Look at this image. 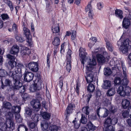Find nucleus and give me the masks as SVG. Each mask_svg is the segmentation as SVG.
Instances as JSON below:
<instances>
[{"mask_svg": "<svg viewBox=\"0 0 131 131\" xmlns=\"http://www.w3.org/2000/svg\"><path fill=\"white\" fill-rule=\"evenodd\" d=\"M9 76L12 77L13 80V84L10 87L11 89L14 91L19 89L20 92H24L25 91L24 87L22 86V83L19 81L22 77L21 69L17 68L15 72H10Z\"/></svg>", "mask_w": 131, "mask_h": 131, "instance_id": "1", "label": "nucleus"}, {"mask_svg": "<svg viewBox=\"0 0 131 131\" xmlns=\"http://www.w3.org/2000/svg\"><path fill=\"white\" fill-rule=\"evenodd\" d=\"M121 66L123 71L122 77L124 78L122 80L119 77H116L114 80V83L117 85H122L123 86H127L128 82L127 79V70L125 65L123 63H121Z\"/></svg>", "mask_w": 131, "mask_h": 131, "instance_id": "2", "label": "nucleus"}, {"mask_svg": "<svg viewBox=\"0 0 131 131\" xmlns=\"http://www.w3.org/2000/svg\"><path fill=\"white\" fill-rule=\"evenodd\" d=\"M98 51H92V52L93 54L92 59H90L89 57H86L85 60H84V64L86 63L87 64L86 66V69L89 70V69L93 70L94 66L96 64V61L95 58L93 56H94L97 53Z\"/></svg>", "mask_w": 131, "mask_h": 131, "instance_id": "3", "label": "nucleus"}, {"mask_svg": "<svg viewBox=\"0 0 131 131\" xmlns=\"http://www.w3.org/2000/svg\"><path fill=\"white\" fill-rule=\"evenodd\" d=\"M117 91L118 94L121 96L124 97L128 96L131 91V88L127 86H119L117 89Z\"/></svg>", "mask_w": 131, "mask_h": 131, "instance_id": "4", "label": "nucleus"}, {"mask_svg": "<svg viewBox=\"0 0 131 131\" xmlns=\"http://www.w3.org/2000/svg\"><path fill=\"white\" fill-rule=\"evenodd\" d=\"M13 114L10 112H9L6 115V123L7 128H10L13 127L14 125V123L13 119Z\"/></svg>", "mask_w": 131, "mask_h": 131, "instance_id": "5", "label": "nucleus"}, {"mask_svg": "<svg viewBox=\"0 0 131 131\" xmlns=\"http://www.w3.org/2000/svg\"><path fill=\"white\" fill-rule=\"evenodd\" d=\"M72 53L71 50L70 49H69L66 56L67 65L66 68L67 71L69 72H70L71 67L72 59L71 55Z\"/></svg>", "mask_w": 131, "mask_h": 131, "instance_id": "6", "label": "nucleus"}, {"mask_svg": "<svg viewBox=\"0 0 131 131\" xmlns=\"http://www.w3.org/2000/svg\"><path fill=\"white\" fill-rule=\"evenodd\" d=\"M93 70L89 69V70L86 69V75L85 76L86 82L88 83L92 82L93 80L94 73L93 71Z\"/></svg>", "mask_w": 131, "mask_h": 131, "instance_id": "7", "label": "nucleus"}, {"mask_svg": "<svg viewBox=\"0 0 131 131\" xmlns=\"http://www.w3.org/2000/svg\"><path fill=\"white\" fill-rule=\"evenodd\" d=\"M24 34L25 35L26 38V41L31 45H32L31 36L29 30L25 27L23 29Z\"/></svg>", "mask_w": 131, "mask_h": 131, "instance_id": "8", "label": "nucleus"}, {"mask_svg": "<svg viewBox=\"0 0 131 131\" xmlns=\"http://www.w3.org/2000/svg\"><path fill=\"white\" fill-rule=\"evenodd\" d=\"M28 66L29 69L32 71L36 72L38 70V64L37 62H30L28 64Z\"/></svg>", "mask_w": 131, "mask_h": 131, "instance_id": "9", "label": "nucleus"}, {"mask_svg": "<svg viewBox=\"0 0 131 131\" xmlns=\"http://www.w3.org/2000/svg\"><path fill=\"white\" fill-rule=\"evenodd\" d=\"M33 74L30 72H26L24 73V79L25 81L29 82L31 81L34 78Z\"/></svg>", "mask_w": 131, "mask_h": 131, "instance_id": "10", "label": "nucleus"}, {"mask_svg": "<svg viewBox=\"0 0 131 131\" xmlns=\"http://www.w3.org/2000/svg\"><path fill=\"white\" fill-rule=\"evenodd\" d=\"M80 52L79 53V56L81 58V63L84 65V60L86 58V55L87 54L85 50L82 48H80L79 49Z\"/></svg>", "mask_w": 131, "mask_h": 131, "instance_id": "11", "label": "nucleus"}, {"mask_svg": "<svg viewBox=\"0 0 131 131\" xmlns=\"http://www.w3.org/2000/svg\"><path fill=\"white\" fill-rule=\"evenodd\" d=\"M30 104L36 111H38L40 109V104L39 100H33L31 102Z\"/></svg>", "mask_w": 131, "mask_h": 131, "instance_id": "12", "label": "nucleus"}, {"mask_svg": "<svg viewBox=\"0 0 131 131\" xmlns=\"http://www.w3.org/2000/svg\"><path fill=\"white\" fill-rule=\"evenodd\" d=\"M75 106L74 104L71 103L69 104L67 107L66 110L65 112L66 117L69 116V114L71 113L73 110V108H75Z\"/></svg>", "mask_w": 131, "mask_h": 131, "instance_id": "13", "label": "nucleus"}, {"mask_svg": "<svg viewBox=\"0 0 131 131\" xmlns=\"http://www.w3.org/2000/svg\"><path fill=\"white\" fill-rule=\"evenodd\" d=\"M130 42V41L128 39H125L122 41L120 39L117 41V44L118 47L121 45L128 47Z\"/></svg>", "mask_w": 131, "mask_h": 131, "instance_id": "14", "label": "nucleus"}, {"mask_svg": "<svg viewBox=\"0 0 131 131\" xmlns=\"http://www.w3.org/2000/svg\"><path fill=\"white\" fill-rule=\"evenodd\" d=\"M130 42V41L128 39H125L122 41L120 39L117 41V44L118 47L121 45L128 47Z\"/></svg>", "mask_w": 131, "mask_h": 131, "instance_id": "15", "label": "nucleus"}, {"mask_svg": "<svg viewBox=\"0 0 131 131\" xmlns=\"http://www.w3.org/2000/svg\"><path fill=\"white\" fill-rule=\"evenodd\" d=\"M36 91L39 90L41 88V82L40 79H37L35 81L34 83Z\"/></svg>", "mask_w": 131, "mask_h": 131, "instance_id": "16", "label": "nucleus"}, {"mask_svg": "<svg viewBox=\"0 0 131 131\" xmlns=\"http://www.w3.org/2000/svg\"><path fill=\"white\" fill-rule=\"evenodd\" d=\"M130 21L127 18H124L123 20L122 23V25L123 27L125 29H128L130 26Z\"/></svg>", "mask_w": 131, "mask_h": 131, "instance_id": "17", "label": "nucleus"}, {"mask_svg": "<svg viewBox=\"0 0 131 131\" xmlns=\"http://www.w3.org/2000/svg\"><path fill=\"white\" fill-rule=\"evenodd\" d=\"M105 41L106 42V47L107 49L111 52L113 51L114 47L112 43L107 39H105Z\"/></svg>", "mask_w": 131, "mask_h": 131, "instance_id": "18", "label": "nucleus"}, {"mask_svg": "<svg viewBox=\"0 0 131 131\" xmlns=\"http://www.w3.org/2000/svg\"><path fill=\"white\" fill-rule=\"evenodd\" d=\"M19 51V46L16 45H14L12 47L10 50V53L12 54H17Z\"/></svg>", "mask_w": 131, "mask_h": 131, "instance_id": "19", "label": "nucleus"}, {"mask_svg": "<svg viewBox=\"0 0 131 131\" xmlns=\"http://www.w3.org/2000/svg\"><path fill=\"white\" fill-rule=\"evenodd\" d=\"M30 52V49L26 47H23L21 49V53L22 55H28Z\"/></svg>", "mask_w": 131, "mask_h": 131, "instance_id": "20", "label": "nucleus"}, {"mask_svg": "<svg viewBox=\"0 0 131 131\" xmlns=\"http://www.w3.org/2000/svg\"><path fill=\"white\" fill-rule=\"evenodd\" d=\"M41 126L42 130H49V124L47 122L43 121L41 123Z\"/></svg>", "mask_w": 131, "mask_h": 131, "instance_id": "21", "label": "nucleus"}, {"mask_svg": "<svg viewBox=\"0 0 131 131\" xmlns=\"http://www.w3.org/2000/svg\"><path fill=\"white\" fill-rule=\"evenodd\" d=\"M21 108L19 106H13L11 108V112L13 113H18L20 111Z\"/></svg>", "mask_w": 131, "mask_h": 131, "instance_id": "22", "label": "nucleus"}, {"mask_svg": "<svg viewBox=\"0 0 131 131\" xmlns=\"http://www.w3.org/2000/svg\"><path fill=\"white\" fill-rule=\"evenodd\" d=\"M8 64L9 66L11 68V69H12L13 68H14V67H15V71L14 72L13 71H10L9 72H8V74L9 75V73L10 72H15V70H16V69L17 68H20L21 69V68H18V67H16V62L14 61H11L10 60L8 62Z\"/></svg>", "mask_w": 131, "mask_h": 131, "instance_id": "23", "label": "nucleus"}, {"mask_svg": "<svg viewBox=\"0 0 131 131\" xmlns=\"http://www.w3.org/2000/svg\"><path fill=\"white\" fill-rule=\"evenodd\" d=\"M123 13L122 10L119 9L115 10V15L117 17L122 19L123 18Z\"/></svg>", "mask_w": 131, "mask_h": 131, "instance_id": "24", "label": "nucleus"}, {"mask_svg": "<svg viewBox=\"0 0 131 131\" xmlns=\"http://www.w3.org/2000/svg\"><path fill=\"white\" fill-rule=\"evenodd\" d=\"M53 28L52 29V30L53 33L57 34V36H59L60 35L59 33L60 29L58 24L56 25L55 26H54L53 27Z\"/></svg>", "mask_w": 131, "mask_h": 131, "instance_id": "25", "label": "nucleus"}, {"mask_svg": "<svg viewBox=\"0 0 131 131\" xmlns=\"http://www.w3.org/2000/svg\"><path fill=\"white\" fill-rule=\"evenodd\" d=\"M12 107V104L10 103L7 101L3 102V108L9 110Z\"/></svg>", "mask_w": 131, "mask_h": 131, "instance_id": "26", "label": "nucleus"}, {"mask_svg": "<svg viewBox=\"0 0 131 131\" xmlns=\"http://www.w3.org/2000/svg\"><path fill=\"white\" fill-rule=\"evenodd\" d=\"M25 116L28 117H30L31 115L32 110L30 108L26 107L25 109Z\"/></svg>", "mask_w": 131, "mask_h": 131, "instance_id": "27", "label": "nucleus"}, {"mask_svg": "<svg viewBox=\"0 0 131 131\" xmlns=\"http://www.w3.org/2000/svg\"><path fill=\"white\" fill-rule=\"evenodd\" d=\"M111 83L110 81L107 80L104 81V84L103 88L104 89H107L111 87Z\"/></svg>", "mask_w": 131, "mask_h": 131, "instance_id": "28", "label": "nucleus"}, {"mask_svg": "<svg viewBox=\"0 0 131 131\" xmlns=\"http://www.w3.org/2000/svg\"><path fill=\"white\" fill-rule=\"evenodd\" d=\"M98 61L100 63H103L105 61V58L101 54H98L96 55Z\"/></svg>", "mask_w": 131, "mask_h": 131, "instance_id": "29", "label": "nucleus"}, {"mask_svg": "<svg viewBox=\"0 0 131 131\" xmlns=\"http://www.w3.org/2000/svg\"><path fill=\"white\" fill-rule=\"evenodd\" d=\"M60 40L59 38L57 37H55L54 38L53 40L52 41V43L53 44L56 46H58L60 44Z\"/></svg>", "mask_w": 131, "mask_h": 131, "instance_id": "30", "label": "nucleus"}, {"mask_svg": "<svg viewBox=\"0 0 131 131\" xmlns=\"http://www.w3.org/2000/svg\"><path fill=\"white\" fill-rule=\"evenodd\" d=\"M1 83H2V89H4V88L6 86H9L10 85V84L11 83V81L10 80L8 79H6L5 82L4 83V84H3V83L2 80V78H1Z\"/></svg>", "mask_w": 131, "mask_h": 131, "instance_id": "31", "label": "nucleus"}, {"mask_svg": "<svg viewBox=\"0 0 131 131\" xmlns=\"http://www.w3.org/2000/svg\"><path fill=\"white\" fill-rule=\"evenodd\" d=\"M41 115L44 119L47 120L49 119L51 116L50 114L46 112H43L42 113Z\"/></svg>", "mask_w": 131, "mask_h": 131, "instance_id": "32", "label": "nucleus"}, {"mask_svg": "<svg viewBox=\"0 0 131 131\" xmlns=\"http://www.w3.org/2000/svg\"><path fill=\"white\" fill-rule=\"evenodd\" d=\"M130 102L129 101L126 99L123 100L122 102L123 107L124 109H126L129 106Z\"/></svg>", "mask_w": 131, "mask_h": 131, "instance_id": "33", "label": "nucleus"}, {"mask_svg": "<svg viewBox=\"0 0 131 131\" xmlns=\"http://www.w3.org/2000/svg\"><path fill=\"white\" fill-rule=\"evenodd\" d=\"M119 47L120 50L123 53H127L128 50V47L121 45Z\"/></svg>", "mask_w": 131, "mask_h": 131, "instance_id": "34", "label": "nucleus"}, {"mask_svg": "<svg viewBox=\"0 0 131 131\" xmlns=\"http://www.w3.org/2000/svg\"><path fill=\"white\" fill-rule=\"evenodd\" d=\"M115 92V91L114 89L111 88L108 90L106 94L107 96H111L113 95Z\"/></svg>", "mask_w": 131, "mask_h": 131, "instance_id": "35", "label": "nucleus"}, {"mask_svg": "<svg viewBox=\"0 0 131 131\" xmlns=\"http://www.w3.org/2000/svg\"><path fill=\"white\" fill-rule=\"evenodd\" d=\"M86 126L89 130H91L94 131L95 129L96 128V127L90 121L88 122Z\"/></svg>", "mask_w": 131, "mask_h": 131, "instance_id": "36", "label": "nucleus"}, {"mask_svg": "<svg viewBox=\"0 0 131 131\" xmlns=\"http://www.w3.org/2000/svg\"><path fill=\"white\" fill-rule=\"evenodd\" d=\"M37 123L36 122H32L30 123L29 127L31 131H34L37 128Z\"/></svg>", "mask_w": 131, "mask_h": 131, "instance_id": "37", "label": "nucleus"}, {"mask_svg": "<svg viewBox=\"0 0 131 131\" xmlns=\"http://www.w3.org/2000/svg\"><path fill=\"white\" fill-rule=\"evenodd\" d=\"M81 118L80 120V123H82L84 124H86L87 122V119L85 117V115L83 114H81Z\"/></svg>", "mask_w": 131, "mask_h": 131, "instance_id": "38", "label": "nucleus"}, {"mask_svg": "<svg viewBox=\"0 0 131 131\" xmlns=\"http://www.w3.org/2000/svg\"><path fill=\"white\" fill-rule=\"evenodd\" d=\"M95 89L94 85L92 84H89L87 87V90L90 92H92Z\"/></svg>", "mask_w": 131, "mask_h": 131, "instance_id": "39", "label": "nucleus"}, {"mask_svg": "<svg viewBox=\"0 0 131 131\" xmlns=\"http://www.w3.org/2000/svg\"><path fill=\"white\" fill-rule=\"evenodd\" d=\"M28 128L25 126L23 125H20L18 128V131H27Z\"/></svg>", "mask_w": 131, "mask_h": 131, "instance_id": "40", "label": "nucleus"}, {"mask_svg": "<svg viewBox=\"0 0 131 131\" xmlns=\"http://www.w3.org/2000/svg\"><path fill=\"white\" fill-rule=\"evenodd\" d=\"M109 111L112 114H114L117 112V108L114 106H111L109 109Z\"/></svg>", "mask_w": 131, "mask_h": 131, "instance_id": "41", "label": "nucleus"}, {"mask_svg": "<svg viewBox=\"0 0 131 131\" xmlns=\"http://www.w3.org/2000/svg\"><path fill=\"white\" fill-rule=\"evenodd\" d=\"M104 74L106 76L110 75L112 73L111 70L109 68H105L104 71Z\"/></svg>", "mask_w": 131, "mask_h": 131, "instance_id": "42", "label": "nucleus"}, {"mask_svg": "<svg viewBox=\"0 0 131 131\" xmlns=\"http://www.w3.org/2000/svg\"><path fill=\"white\" fill-rule=\"evenodd\" d=\"M111 120L110 117H108L106 119L104 123V126L107 127L109 125H111Z\"/></svg>", "mask_w": 131, "mask_h": 131, "instance_id": "43", "label": "nucleus"}, {"mask_svg": "<svg viewBox=\"0 0 131 131\" xmlns=\"http://www.w3.org/2000/svg\"><path fill=\"white\" fill-rule=\"evenodd\" d=\"M0 129L2 130H6L7 129L5 123L3 122L0 123Z\"/></svg>", "mask_w": 131, "mask_h": 131, "instance_id": "44", "label": "nucleus"}, {"mask_svg": "<svg viewBox=\"0 0 131 131\" xmlns=\"http://www.w3.org/2000/svg\"><path fill=\"white\" fill-rule=\"evenodd\" d=\"M8 74L7 72L3 69H0V77H5Z\"/></svg>", "mask_w": 131, "mask_h": 131, "instance_id": "45", "label": "nucleus"}, {"mask_svg": "<svg viewBox=\"0 0 131 131\" xmlns=\"http://www.w3.org/2000/svg\"><path fill=\"white\" fill-rule=\"evenodd\" d=\"M89 109V107L87 106H86L82 108V111L83 112L85 113L86 115L89 114V113L88 110V109Z\"/></svg>", "mask_w": 131, "mask_h": 131, "instance_id": "46", "label": "nucleus"}, {"mask_svg": "<svg viewBox=\"0 0 131 131\" xmlns=\"http://www.w3.org/2000/svg\"><path fill=\"white\" fill-rule=\"evenodd\" d=\"M85 10L86 12H88V13L92 11V8L90 4H88L85 9Z\"/></svg>", "mask_w": 131, "mask_h": 131, "instance_id": "47", "label": "nucleus"}, {"mask_svg": "<svg viewBox=\"0 0 131 131\" xmlns=\"http://www.w3.org/2000/svg\"><path fill=\"white\" fill-rule=\"evenodd\" d=\"M76 118H75V120L73 121L72 123L74 124V127L76 129H77L79 127L80 123H78L77 121L76 120Z\"/></svg>", "mask_w": 131, "mask_h": 131, "instance_id": "48", "label": "nucleus"}, {"mask_svg": "<svg viewBox=\"0 0 131 131\" xmlns=\"http://www.w3.org/2000/svg\"><path fill=\"white\" fill-rule=\"evenodd\" d=\"M2 19L3 20H8L9 17L7 14H3L1 15Z\"/></svg>", "mask_w": 131, "mask_h": 131, "instance_id": "49", "label": "nucleus"}, {"mask_svg": "<svg viewBox=\"0 0 131 131\" xmlns=\"http://www.w3.org/2000/svg\"><path fill=\"white\" fill-rule=\"evenodd\" d=\"M111 124L113 125H115L117 122L118 119L117 117H114L111 118Z\"/></svg>", "mask_w": 131, "mask_h": 131, "instance_id": "50", "label": "nucleus"}, {"mask_svg": "<svg viewBox=\"0 0 131 131\" xmlns=\"http://www.w3.org/2000/svg\"><path fill=\"white\" fill-rule=\"evenodd\" d=\"M104 127L105 128V131H114L113 126L112 125H109Z\"/></svg>", "mask_w": 131, "mask_h": 131, "instance_id": "51", "label": "nucleus"}, {"mask_svg": "<svg viewBox=\"0 0 131 131\" xmlns=\"http://www.w3.org/2000/svg\"><path fill=\"white\" fill-rule=\"evenodd\" d=\"M6 4L9 7L11 11H13L14 9V7L12 2L10 1H7Z\"/></svg>", "mask_w": 131, "mask_h": 131, "instance_id": "52", "label": "nucleus"}, {"mask_svg": "<svg viewBox=\"0 0 131 131\" xmlns=\"http://www.w3.org/2000/svg\"><path fill=\"white\" fill-rule=\"evenodd\" d=\"M58 129V127L56 125H51L49 127V130H50L51 131H57Z\"/></svg>", "mask_w": 131, "mask_h": 131, "instance_id": "53", "label": "nucleus"}, {"mask_svg": "<svg viewBox=\"0 0 131 131\" xmlns=\"http://www.w3.org/2000/svg\"><path fill=\"white\" fill-rule=\"evenodd\" d=\"M15 38L17 41L20 42H22L24 40V39L19 35L16 36Z\"/></svg>", "mask_w": 131, "mask_h": 131, "instance_id": "54", "label": "nucleus"}, {"mask_svg": "<svg viewBox=\"0 0 131 131\" xmlns=\"http://www.w3.org/2000/svg\"><path fill=\"white\" fill-rule=\"evenodd\" d=\"M22 96L23 99L24 101L28 100L29 98V95L26 93L22 94Z\"/></svg>", "mask_w": 131, "mask_h": 131, "instance_id": "55", "label": "nucleus"}, {"mask_svg": "<svg viewBox=\"0 0 131 131\" xmlns=\"http://www.w3.org/2000/svg\"><path fill=\"white\" fill-rule=\"evenodd\" d=\"M15 117L17 122H19L21 121V118L20 116V114L18 113H17V114L15 115Z\"/></svg>", "mask_w": 131, "mask_h": 131, "instance_id": "56", "label": "nucleus"}, {"mask_svg": "<svg viewBox=\"0 0 131 131\" xmlns=\"http://www.w3.org/2000/svg\"><path fill=\"white\" fill-rule=\"evenodd\" d=\"M129 112L127 111H124L122 114V115L124 118H127L128 117Z\"/></svg>", "mask_w": 131, "mask_h": 131, "instance_id": "57", "label": "nucleus"}, {"mask_svg": "<svg viewBox=\"0 0 131 131\" xmlns=\"http://www.w3.org/2000/svg\"><path fill=\"white\" fill-rule=\"evenodd\" d=\"M29 90L30 91L33 92L36 91L35 88L34 84L30 85L29 88Z\"/></svg>", "mask_w": 131, "mask_h": 131, "instance_id": "58", "label": "nucleus"}, {"mask_svg": "<svg viewBox=\"0 0 131 131\" xmlns=\"http://www.w3.org/2000/svg\"><path fill=\"white\" fill-rule=\"evenodd\" d=\"M104 110L105 112L103 116V117H107L108 115L109 112L107 109L106 108H104Z\"/></svg>", "mask_w": 131, "mask_h": 131, "instance_id": "59", "label": "nucleus"}, {"mask_svg": "<svg viewBox=\"0 0 131 131\" xmlns=\"http://www.w3.org/2000/svg\"><path fill=\"white\" fill-rule=\"evenodd\" d=\"M10 60H12L14 61L15 59V57L14 56L10 54H8L6 56Z\"/></svg>", "mask_w": 131, "mask_h": 131, "instance_id": "60", "label": "nucleus"}, {"mask_svg": "<svg viewBox=\"0 0 131 131\" xmlns=\"http://www.w3.org/2000/svg\"><path fill=\"white\" fill-rule=\"evenodd\" d=\"M76 37V31L75 30H74L72 33L71 39L72 40H74Z\"/></svg>", "mask_w": 131, "mask_h": 131, "instance_id": "61", "label": "nucleus"}, {"mask_svg": "<svg viewBox=\"0 0 131 131\" xmlns=\"http://www.w3.org/2000/svg\"><path fill=\"white\" fill-rule=\"evenodd\" d=\"M103 99L106 103L108 104L110 103V101L112 100V97H110V99H108V98H104Z\"/></svg>", "mask_w": 131, "mask_h": 131, "instance_id": "62", "label": "nucleus"}, {"mask_svg": "<svg viewBox=\"0 0 131 131\" xmlns=\"http://www.w3.org/2000/svg\"><path fill=\"white\" fill-rule=\"evenodd\" d=\"M97 8L99 10H101L103 7V5L101 3H99L97 4Z\"/></svg>", "mask_w": 131, "mask_h": 131, "instance_id": "63", "label": "nucleus"}, {"mask_svg": "<svg viewBox=\"0 0 131 131\" xmlns=\"http://www.w3.org/2000/svg\"><path fill=\"white\" fill-rule=\"evenodd\" d=\"M50 54L48 53L47 55V62L48 65V66L49 67V64L50 63V61H49L50 57Z\"/></svg>", "mask_w": 131, "mask_h": 131, "instance_id": "64", "label": "nucleus"}]
</instances>
